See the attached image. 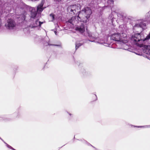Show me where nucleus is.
Returning <instances> with one entry per match:
<instances>
[{"label": "nucleus", "mask_w": 150, "mask_h": 150, "mask_svg": "<svg viewBox=\"0 0 150 150\" xmlns=\"http://www.w3.org/2000/svg\"><path fill=\"white\" fill-rule=\"evenodd\" d=\"M50 17L51 18V21H53L54 20V14H50Z\"/></svg>", "instance_id": "2eb2a0df"}, {"label": "nucleus", "mask_w": 150, "mask_h": 150, "mask_svg": "<svg viewBox=\"0 0 150 150\" xmlns=\"http://www.w3.org/2000/svg\"><path fill=\"white\" fill-rule=\"evenodd\" d=\"M44 45L45 46H47V45H54V46H59V45H54L50 44L48 42H47L46 43H44Z\"/></svg>", "instance_id": "6ab92c4d"}, {"label": "nucleus", "mask_w": 150, "mask_h": 150, "mask_svg": "<svg viewBox=\"0 0 150 150\" xmlns=\"http://www.w3.org/2000/svg\"><path fill=\"white\" fill-rule=\"evenodd\" d=\"M5 26L8 30H13L16 28V23L13 19H8L5 23Z\"/></svg>", "instance_id": "20e7f679"}, {"label": "nucleus", "mask_w": 150, "mask_h": 150, "mask_svg": "<svg viewBox=\"0 0 150 150\" xmlns=\"http://www.w3.org/2000/svg\"><path fill=\"white\" fill-rule=\"evenodd\" d=\"M54 33H55V35H57V32H56V31H54Z\"/></svg>", "instance_id": "5701e85b"}, {"label": "nucleus", "mask_w": 150, "mask_h": 150, "mask_svg": "<svg viewBox=\"0 0 150 150\" xmlns=\"http://www.w3.org/2000/svg\"><path fill=\"white\" fill-rule=\"evenodd\" d=\"M146 23L144 21L140 20L138 22L136 23L133 27V28L135 29L136 28H140L143 30L145 29L146 28Z\"/></svg>", "instance_id": "39448f33"}, {"label": "nucleus", "mask_w": 150, "mask_h": 150, "mask_svg": "<svg viewBox=\"0 0 150 150\" xmlns=\"http://www.w3.org/2000/svg\"><path fill=\"white\" fill-rule=\"evenodd\" d=\"M105 1H107L108 4V6L110 7L112 6L114 3V1L112 0H105Z\"/></svg>", "instance_id": "4468645a"}, {"label": "nucleus", "mask_w": 150, "mask_h": 150, "mask_svg": "<svg viewBox=\"0 0 150 150\" xmlns=\"http://www.w3.org/2000/svg\"><path fill=\"white\" fill-rule=\"evenodd\" d=\"M88 36L90 38L89 40L91 42H96L100 44L105 43L104 42L100 40V41H98L96 40V38L95 37L92 36L91 33L88 32Z\"/></svg>", "instance_id": "0eeeda50"}, {"label": "nucleus", "mask_w": 150, "mask_h": 150, "mask_svg": "<svg viewBox=\"0 0 150 150\" xmlns=\"http://www.w3.org/2000/svg\"><path fill=\"white\" fill-rule=\"evenodd\" d=\"M37 15V12L35 9L34 8H32L31 13L30 17L31 18H34L36 17Z\"/></svg>", "instance_id": "9b49d317"}, {"label": "nucleus", "mask_w": 150, "mask_h": 150, "mask_svg": "<svg viewBox=\"0 0 150 150\" xmlns=\"http://www.w3.org/2000/svg\"><path fill=\"white\" fill-rule=\"evenodd\" d=\"M62 0H54L55 1H56V2H59L61 1Z\"/></svg>", "instance_id": "4be33fe9"}, {"label": "nucleus", "mask_w": 150, "mask_h": 150, "mask_svg": "<svg viewBox=\"0 0 150 150\" xmlns=\"http://www.w3.org/2000/svg\"><path fill=\"white\" fill-rule=\"evenodd\" d=\"M81 6L79 4L69 6L67 8V11L71 14H75L79 12Z\"/></svg>", "instance_id": "7ed1b4c3"}, {"label": "nucleus", "mask_w": 150, "mask_h": 150, "mask_svg": "<svg viewBox=\"0 0 150 150\" xmlns=\"http://www.w3.org/2000/svg\"><path fill=\"white\" fill-rule=\"evenodd\" d=\"M112 40H115L116 44L118 48L123 49L125 50L128 49V46L126 44L128 42V39L126 34L124 33H115L111 36Z\"/></svg>", "instance_id": "f257e3e1"}, {"label": "nucleus", "mask_w": 150, "mask_h": 150, "mask_svg": "<svg viewBox=\"0 0 150 150\" xmlns=\"http://www.w3.org/2000/svg\"><path fill=\"white\" fill-rule=\"evenodd\" d=\"M0 139L2 140L4 142V143H5L6 145V146L9 148H10V149H11L13 150H16L15 149H14L13 148H12L11 146H10L9 145H8V144H7V143H6L5 142H4V140L2 139L1 138H0Z\"/></svg>", "instance_id": "dca6fc26"}, {"label": "nucleus", "mask_w": 150, "mask_h": 150, "mask_svg": "<svg viewBox=\"0 0 150 150\" xmlns=\"http://www.w3.org/2000/svg\"><path fill=\"white\" fill-rule=\"evenodd\" d=\"M44 2L45 0H42L41 3L38 6L37 11L38 13H40L44 9L43 6Z\"/></svg>", "instance_id": "1a4fd4ad"}, {"label": "nucleus", "mask_w": 150, "mask_h": 150, "mask_svg": "<svg viewBox=\"0 0 150 150\" xmlns=\"http://www.w3.org/2000/svg\"><path fill=\"white\" fill-rule=\"evenodd\" d=\"M136 127H143V128H147L150 127V125H145V126H136Z\"/></svg>", "instance_id": "a211bd4d"}, {"label": "nucleus", "mask_w": 150, "mask_h": 150, "mask_svg": "<svg viewBox=\"0 0 150 150\" xmlns=\"http://www.w3.org/2000/svg\"><path fill=\"white\" fill-rule=\"evenodd\" d=\"M81 20H80L79 17L78 15V16L72 17L67 22L72 25H74L77 21H81V22H82V19L81 18Z\"/></svg>", "instance_id": "423d86ee"}, {"label": "nucleus", "mask_w": 150, "mask_h": 150, "mask_svg": "<svg viewBox=\"0 0 150 150\" xmlns=\"http://www.w3.org/2000/svg\"><path fill=\"white\" fill-rule=\"evenodd\" d=\"M75 30L82 33L85 31L84 25L83 23H82L81 25H77L75 28Z\"/></svg>", "instance_id": "6e6552de"}, {"label": "nucleus", "mask_w": 150, "mask_h": 150, "mask_svg": "<svg viewBox=\"0 0 150 150\" xmlns=\"http://www.w3.org/2000/svg\"><path fill=\"white\" fill-rule=\"evenodd\" d=\"M82 45V44L81 43H78L76 42V49L77 50L79 47Z\"/></svg>", "instance_id": "f3484780"}, {"label": "nucleus", "mask_w": 150, "mask_h": 150, "mask_svg": "<svg viewBox=\"0 0 150 150\" xmlns=\"http://www.w3.org/2000/svg\"><path fill=\"white\" fill-rule=\"evenodd\" d=\"M2 1L1 0H0V6H1V5H2ZM4 9V8H2L1 7V6H0V13L1 14L2 13H3L4 12H7V11H4V10L3 11Z\"/></svg>", "instance_id": "ddd939ff"}, {"label": "nucleus", "mask_w": 150, "mask_h": 150, "mask_svg": "<svg viewBox=\"0 0 150 150\" xmlns=\"http://www.w3.org/2000/svg\"><path fill=\"white\" fill-rule=\"evenodd\" d=\"M145 49L144 51L145 53L146 54L149 55L150 56V46H145L144 47ZM147 58L150 60V57L148 56H147Z\"/></svg>", "instance_id": "9d476101"}, {"label": "nucleus", "mask_w": 150, "mask_h": 150, "mask_svg": "<svg viewBox=\"0 0 150 150\" xmlns=\"http://www.w3.org/2000/svg\"><path fill=\"white\" fill-rule=\"evenodd\" d=\"M43 23V22H42L40 21H39L38 19L36 21L35 23H34L33 25H30V27L32 28H33L36 27L38 26H40Z\"/></svg>", "instance_id": "f8f14e48"}, {"label": "nucleus", "mask_w": 150, "mask_h": 150, "mask_svg": "<svg viewBox=\"0 0 150 150\" xmlns=\"http://www.w3.org/2000/svg\"><path fill=\"white\" fill-rule=\"evenodd\" d=\"M91 13V10L89 7H85L82 11H80L79 14L80 20H81V18L82 20V22H86L87 20L90 17Z\"/></svg>", "instance_id": "f03ea898"}, {"label": "nucleus", "mask_w": 150, "mask_h": 150, "mask_svg": "<svg viewBox=\"0 0 150 150\" xmlns=\"http://www.w3.org/2000/svg\"><path fill=\"white\" fill-rule=\"evenodd\" d=\"M2 24V21H1V18H0V28H1V26Z\"/></svg>", "instance_id": "412c9836"}, {"label": "nucleus", "mask_w": 150, "mask_h": 150, "mask_svg": "<svg viewBox=\"0 0 150 150\" xmlns=\"http://www.w3.org/2000/svg\"><path fill=\"white\" fill-rule=\"evenodd\" d=\"M150 15V11H149L148 12L146 15V17L148 18L149 17Z\"/></svg>", "instance_id": "aec40b11"}, {"label": "nucleus", "mask_w": 150, "mask_h": 150, "mask_svg": "<svg viewBox=\"0 0 150 150\" xmlns=\"http://www.w3.org/2000/svg\"><path fill=\"white\" fill-rule=\"evenodd\" d=\"M69 115H71V114H69Z\"/></svg>", "instance_id": "b1692460"}, {"label": "nucleus", "mask_w": 150, "mask_h": 150, "mask_svg": "<svg viewBox=\"0 0 150 150\" xmlns=\"http://www.w3.org/2000/svg\"><path fill=\"white\" fill-rule=\"evenodd\" d=\"M95 96L97 98V97H96V95H95Z\"/></svg>", "instance_id": "393cba45"}]
</instances>
